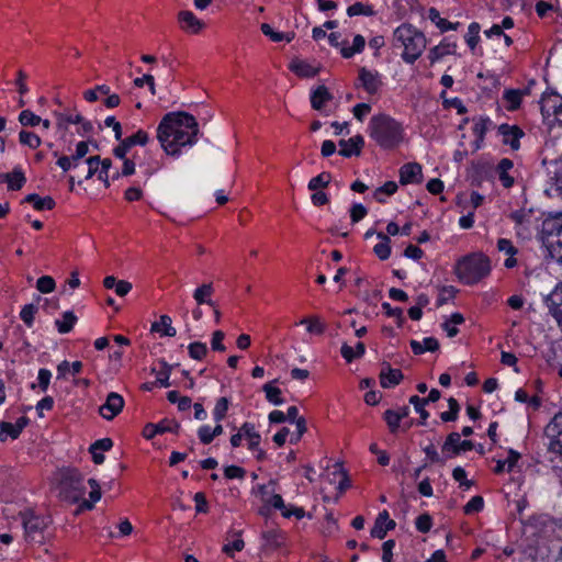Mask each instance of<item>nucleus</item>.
Wrapping results in <instances>:
<instances>
[{"mask_svg":"<svg viewBox=\"0 0 562 562\" xmlns=\"http://www.w3.org/2000/svg\"><path fill=\"white\" fill-rule=\"evenodd\" d=\"M199 124L183 111L167 113L157 127V138L167 155L178 157L181 148L198 142Z\"/></svg>","mask_w":562,"mask_h":562,"instance_id":"nucleus-1","label":"nucleus"},{"mask_svg":"<svg viewBox=\"0 0 562 562\" xmlns=\"http://www.w3.org/2000/svg\"><path fill=\"white\" fill-rule=\"evenodd\" d=\"M369 135L382 148H393L403 138V128L393 117L381 113L373 115L368 125Z\"/></svg>","mask_w":562,"mask_h":562,"instance_id":"nucleus-2","label":"nucleus"},{"mask_svg":"<svg viewBox=\"0 0 562 562\" xmlns=\"http://www.w3.org/2000/svg\"><path fill=\"white\" fill-rule=\"evenodd\" d=\"M393 41L394 46L404 48L402 58L407 64H414L426 48L424 33L408 23H404L395 29Z\"/></svg>","mask_w":562,"mask_h":562,"instance_id":"nucleus-3","label":"nucleus"},{"mask_svg":"<svg viewBox=\"0 0 562 562\" xmlns=\"http://www.w3.org/2000/svg\"><path fill=\"white\" fill-rule=\"evenodd\" d=\"M86 493L83 475L76 468L59 470L58 496L69 504L78 503Z\"/></svg>","mask_w":562,"mask_h":562,"instance_id":"nucleus-4","label":"nucleus"},{"mask_svg":"<svg viewBox=\"0 0 562 562\" xmlns=\"http://www.w3.org/2000/svg\"><path fill=\"white\" fill-rule=\"evenodd\" d=\"M491 271L490 259L483 254H473L461 259L456 267L458 279L465 284H474Z\"/></svg>","mask_w":562,"mask_h":562,"instance_id":"nucleus-5","label":"nucleus"},{"mask_svg":"<svg viewBox=\"0 0 562 562\" xmlns=\"http://www.w3.org/2000/svg\"><path fill=\"white\" fill-rule=\"evenodd\" d=\"M541 165L548 183L544 193L550 198L562 199V156L544 155Z\"/></svg>","mask_w":562,"mask_h":562,"instance_id":"nucleus-6","label":"nucleus"},{"mask_svg":"<svg viewBox=\"0 0 562 562\" xmlns=\"http://www.w3.org/2000/svg\"><path fill=\"white\" fill-rule=\"evenodd\" d=\"M20 515L24 527L25 539L27 541L42 542L43 531L48 527L49 520L35 515L32 510L22 512Z\"/></svg>","mask_w":562,"mask_h":562,"instance_id":"nucleus-7","label":"nucleus"},{"mask_svg":"<svg viewBox=\"0 0 562 562\" xmlns=\"http://www.w3.org/2000/svg\"><path fill=\"white\" fill-rule=\"evenodd\" d=\"M544 434L550 438L548 451L562 459V411L547 425Z\"/></svg>","mask_w":562,"mask_h":562,"instance_id":"nucleus-8","label":"nucleus"},{"mask_svg":"<svg viewBox=\"0 0 562 562\" xmlns=\"http://www.w3.org/2000/svg\"><path fill=\"white\" fill-rule=\"evenodd\" d=\"M553 530L554 524L547 515L532 516L525 524V532H529L532 537L544 538Z\"/></svg>","mask_w":562,"mask_h":562,"instance_id":"nucleus-9","label":"nucleus"},{"mask_svg":"<svg viewBox=\"0 0 562 562\" xmlns=\"http://www.w3.org/2000/svg\"><path fill=\"white\" fill-rule=\"evenodd\" d=\"M149 137L148 134L139 130L134 135L128 136L124 139L121 138V143L114 147L113 155L116 158H125L126 154L130 151V149L135 145L145 146L148 142Z\"/></svg>","mask_w":562,"mask_h":562,"instance_id":"nucleus-10","label":"nucleus"},{"mask_svg":"<svg viewBox=\"0 0 562 562\" xmlns=\"http://www.w3.org/2000/svg\"><path fill=\"white\" fill-rule=\"evenodd\" d=\"M544 303L562 331V283L544 297Z\"/></svg>","mask_w":562,"mask_h":562,"instance_id":"nucleus-11","label":"nucleus"},{"mask_svg":"<svg viewBox=\"0 0 562 562\" xmlns=\"http://www.w3.org/2000/svg\"><path fill=\"white\" fill-rule=\"evenodd\" d=\"M123 407L124 398L122 395L111 392L108 394L105 403L100 406L99 413L103 418L111 420L122 412Z\"/></svg>","mask_w":562,"mask_h":562,"instance_id":"nucleus-12","label":"nucleus"},{"mask_svg":"<svg viewBox=\"0 0 562 562\" xmlns=\"http://www.w3.org/2000/svg\"><path fill=\"white\" fill-rule=\"evenodd\" d=\"M181 426L173 419H162L157 424H147L144 427L143 435L147 439L154 438L157 434L175 432L178 434Z\"/></svg>","mask_w":562,"mask_h":562,"instance_id":"nucleus-13","label":"nucleus"},{"mask_svg":"<svg viewBox=\"0 0 562 562\" xmlns=\"http://www.w3.org/2000/svg\"><path fill=\"white\" fill-rule=\"evenodd\" d=\"M541 112L544 116L554 115L562 125V97L557 93L543 97L541 100Z\"/></svg>","mask_w":562,"mask_h":562,"instance_id":"nucleus-14","label":"nucleus"},{"mask_svg":"<svg viewBox=\"0 0 562 562\" xmlns=\"http://www.w3.org/2000/svg\"><path fill=\"white\" fill-rule=\"evenodd\" d=\"M498 132L503 136V143L509 145L513 150H517L520 147V138L525 135L520 127L502 124L498 127Z\"/></svg>","mask_w":562,"mask_h":562,"instance_id":"nucleus-15","label":"nucleus"},{"mask_svg":"<svg viewBox=\"0 0 562 562\" xmlns=\"http://www.w3.org/2000/svg\"><path fill=\"white\" fill-rule=\"evenodd\" d=\"M379 378L381 386L390 389L398 385L404 379V375L400 369H393L390 363L383 362Z\"/></svg>","mask_w":562,"mask_h":562,"instance_id":"nucleus-16","label":"nucleus"},{"mask_svg":"<svg viewBox=\"0 0 562 562\" xmlns=\"http://www.w3.org/2000/svg\"><path fill=\"white\" fill-rule=\"evenodd\" d=\"M338 145L340 146L339 155L342 157L360 156L364 146V138L358 134L349 139H340Z\"/></svg>","mask_w":562,"mask_h":562,"instance_id":"nucleus-17","label":"nucleus"},{"mask_svg":"<svg viewBox=\"0 0 562 562\" xmlns=\"http://www.w3.org/2000/svg\"><path fill=\"white\" fill-rule=\"evenodd\" d=\"M423 181L422 166L417 162H407L400 169V183H420Z\"/></svg>","mask_w":562,"mask_h":562,"instance_id":"nucleus-18","label":"nucleus"},{"mask_svg":"<svg viewBox=\"0 0 562 562\" xmlns=\"http://www.w3.org/2000/svg\"><path fill=\"white\" fill-rule=\"evenodd\" d=\"M359 80L363 89L370 94L376 93L382 86L379 72L368 70L364 67L359 70Z\"/></svg>","mask_w":562,"mask_h":562,"instance_id":"nucleus-19","label":"nucleus"},{"mask_svg":"<svg viewBox=\"0 0 562 562\" xmlns=\"http://www.w3.org/2000/svg\"><path fill=\"white\" fill-rule=\"evenodd\" d=\"M29 418L25 416L20 417L15 424H11L8 422L0 423V441H5L7 436H10L12 439H16L22 430L27 426Z\"/></svg>","mask_w":562,"mask_h":562,"instance_id":"nucleus-20","label":"nucleus"},{"mask_svg":"<svg viewBox=\"0 0 562 562\" xmlns=\"http://www.w3.org/2000/svg\"><path fill=\"white\" fill-rule=\"evenodd\" d=\"M178 20L184 31L191 32L193 34L199 33L204 27V23L199 20L191 11H180L178 14Z\"/></svg>","mask_w":562,"mask_h":562,"instance_id":"nucleus-21","label":"nucleus"},{"mask_svg":"<svg viewBox=\"0 0 562 562\" xmlns=\"http://www.w3.org/2000/svg\"><path fill=\"white\" fill-rule=\"evenodd\" d=\"M26 181L23 171L14 168L11 173H1L0 182H7L9 190H20Z\"/></svg>","mask_w":562,"mask_h":562,"instance_id":"nucleus-22","label":"nucleus"},{"mask_svg":"<svg viewBox=\"0 0 562 562\" xmlns=\"http://www.w3.org/2000/svg\"><path fill=\"white\" fill-rule=\"evenodd\" d=\"M333 99V94L327 87L318 86L311 94V105L314 110L321 111L324 104Z\"/></svg>","mask_w":562,"mask_h":562,"instance_id":"nucleus-23","label":"nucleus"},{"mask_svg":"<svg viewBox=\"0 0 562 562\" xmlns=\"http://www.w3.org/2000/svg\"><path fill=\"white\" fill-rule=\"evenodd\" d=\"M23 202L31 203L33 205V207L37 211L53 210L56 204L52 196H49V195L40 196L36 193L27 194L24 198Z\"/></svg>","mask_w":562,"mask_h":562,"instance_id":"nucleus-24","label":"nucleus"},{"mask_svg":"<svg viewBox=\"0 0 562 562\" xmlns=\"http://www.w3.org/2000/svg\"><path fill=\"white\" fill-rule=\"evenodd\" d=\"M172 321L168 315H161L158 322H154L150 327L151 333H160L162 336L175 337L177 330L171 325Z\"/></svg>","mask_w":562,"mask_h":562,"instance_id":"nucleus-25","label":"nucleus"},{"mask_svg":"<svg viewBox=\"0 0 562 562\" xmlns=\"http://www.w3.org/2000/svg\"><path fill=\"white\" fill-rule=\"evenodd\" d=\"M214 292V288L212 283H204L201 286L196 288L193 293V299L199 305L207 304L214 307V302L211 296Z\"/></svg>","mask_w":562,"mask_h":562,"instance_id":"nucleus-26","label":"nucleus"},{"mask_svg":"<svg viewBox=\"0 0 562 562\" xmlns=\"http://www.w3.org/2000/svg\"><path fill=\"white\" fill-rule=\"evenodd\" d=\"M528 90L520 89H507L504 91V100L507 102L506 109L508 111H515L520 106L524 94H527Z\"/></svg>","mask_w":562,"mask_h":562,"instance_id":"nucleus-27","label":"nucleus"},{"mask_svg":"<svg viewBox=\"0 0 562 562\" xmlns=\"http://www.w3.org/2000/svg\"><path fill=\"white\" fill-rule=\"evenodd\" d=\"M290 69L300 77L312 78L318 74V68L303 60H293Z\"/></svg>","mask_w":562,"mask_h":562,"instance_id":"nucleus-28","label":"nucleus"},{"mask_svg":"<svg viewBox=\"0 0 562 562\" xmlns=\"http://www.w3.org/2000/svg\"><path fill=\"white\" fill-rule=\"evenodd\" d=\"M244 437L248 439V448L250 450H257L261 440V436L256 431L255 425L250 423H244L240 427Z\"/></svg>","mask_w":562,"mask_h":562,"instance_id":"nucleus-29","label":"nucleus"},{"mask_svg":"<svg viewBox=\"0 0 562 562\" xmlns=\"http://www.w3.org/2000/svg\"><path fill=\"white\" fill-rule=\"evenodd\" d=\"M299 324L306 325V330L313 335H323L326 330V325L316 315L304 317Z\"/></svg>","mask_w":562,"mask_h":562,"instance_id":"nucleus-30","label":"nucleus"},{"mask_svg":"<svg viewBox=\"0 0 562 562\" xmlns=\"http://www.w3.org/2000/svg\"><path fill=\"white\" fill-rule=\"evenodd\" d=\"M513 168V161L504 158L497 165V172L499 181L505 188H510L514 184V178L508 175V171Z\"/></svg>","mask_w":562,"mask_h":562,"instance_id":"nucleus-31","label":"nucleus"},{"mask_svg":"<svg viewBox=\"0 0 562 562\" xmlns=\"http://www.w3.org/2000/svg\"><path fill=\"white\" fill-rule=\"evenodd\" d=\"M376 236L381 240L373 247V251L379 259L386 260L391 255L390 237L383 233H378Z\"/></svg>","mask_w":562,"mask_h":562,"instance_id":"nucleus-32","label":"nucleus"},{"mask_svg":"<svg viewBox=\"0 0 562 562\" xmlns=\"http://www.w3.org/2000/svg\"><path fill=\"white\" fill-rule=\"evenodd\" d=\"M77 323V316L68 311L63 314V319H56L55 325L60 334L69 333Z\"/></svg>","mask_w":562,"mask_h":562,"instance_id":"nucleus-33","label":"nucleus"},{"mask_svg":"<svg viewBox=\"0 0 562 562\" xmlns=\"http://www.w3.org/2000/svg\"><path fill=\"white\" fill-rule=\"evenodd\" d=\"M19 142L22 145L27 146L32 149L38 148L42 144L41 137L38 135H36L33 132L25 131V130H22L19 133Z\"/></svg>","mask_w":562,"mask_h":562,"instance_id":"nucleus-34","label":"nucleus"},{"mask_svg":"<svg viewBox=\"0 0 562 562\" xmlns=\"http://www.w3.org/2000/svg\"><path fill=\"white\" fill-rule=\"evenodd\" d=\"M330 181L331 175L329 172L323 171L308 181L307 189L311 191L321 190L327 188Z\"/></svg>","mask_w":562,"mask_h":562,"instance_id":"nucleus-35","label":"nucleus"},{"mask_svg":"<svg viewBox=\"0 0 562 562\" xmlns=\"http://www.w3.org/2000/svg\"><path fill=\"white\" fill-rule=\"evenodd\" d=\"M366 40L362 35H356L353 37L352 46L351 47H342L341 48V55L344 58H350L357 53H361L364 48Z\"/></svg>","mask_w":562,"mask_h":562,"instance_id":"nucleus-36","label":"nucleus"},{"mask_svg":"<svg viewBox=\"0 0 562 562\" xmlns=\"http://www.w3.org/2000/svg\"><path fill=\"white\" fill-rule=\"evenodd\" d=\"M429 19L436 23V25L442 31H448V30H456L457 29V25L458 23L453 24L449 21H447L446 19H442L440 18V14H439V11L435 8H430L429 9V14H428Z\"/></svg>","mask_w":562,"mask_h":562,"instance_id":"nucleus-37","label":"nucleus"},{"mask_svg":"<svg viewBox=\"0 0 562 562\" xmlns=\"http://www.w3.org/2000/svg\"><path fill=\"white\" fill-rule=\"evenodd\" d=\"M460 441L461 435L459 432H451L447 436L442 445V452L446 453L447 458H452V453L458 448Z\"/></svg>","mask_w":562,"mask_h":562,"instance_id":"nucleus-38","label":"nucleus"},{"mask_svg":"<svg viewBox=\"0 0 562 562\" xmlns=\"http://www.w3.org/2000/svg\"><path fill=\"white\" fill-rule=\"evenodd\" d=\"M160 364L161 370L157 372L156 383L161 387H168L170 386L169 378L173 366L169 364L165 360H160Z\"/></svg>","mask_w":562,"mask_h":562,"instance_id":"nucleus-39","label":"nucleus"},{"mask_svg":"<svg viewBox=\"0 0 562 562\" xmlns=\"http://www.w3.org/2000/svg\"><path fill=\"white\" fill-rule=\"evenodd\" d=\"M266 546L270 548H279L282 546V533L277 529H270L262 532Z\"/></svg>","mask_w":562,"mask_h":562,"instance_id":"nucleus-40","label":"nucleus"},{"mask_svg":"<svg viewBox=\"0 0 562 562\" xmlns=\"http://www.w3.org/2000/svg\"><path fill=\"white\" fill-rule=\"evenodd\" d=\"M387 512H381L375 518L374 526L371 529V537L383 539L385 537L384 521H386Z\"/></svg>","mask_w":562,"mask_h":562,"instance_id":"nucleus-41","label":"nucleus"},{"mask_svg":"<svg viewBox=\"0 0 562 562\" xmlns=\"http://www.w3.org/2000/svg\"><path fill=\"white\" fill-rule=\"evenodd\" d=\"M229 406V401L227 397H220L216 401L215 407L213 409V417L216 423H221L227 414Z\"/></svg>","mask_w":562,"mask_h":562,"instance_id":"nucleus-42","label":"nucleus"},{"mask_svg":"<svg viewBox=\"0 0 562 562\" xmlns=\"http://www.w3.org/2000/svg\"><path fill=\"white\" fill-rule=\"evenodd\" d=\"M262 389L266 393L267 400L270 403L274 405H281L283 403V398L281 397V390L273 386L271 382L266 383Z\"/></svg>","mask_w":562,"mask_h":562,"instance_id":"nucleus-43","label":"nucleus"},{"mask_svg":"<svg viewBox=\"0 0 562 562\" xmlns=\"http://www.w3.org/2000/svg\"><path fill=\"white\" fill-rule=\"evenodd\" d=\"M492 124L490 117H479L474 121L473 133L477 137V142H482L484 139L485 133L488 130V126Z\"/></svg>","mask_w":562,"mask_h":562,"instance_id":"nucleus-44","label":"nucleus"},{"mask_svg":"<svg viewBox=\"0 0 562 562\" xmlns=\"http://www.w3.org/2000/svg\"><path fill=\"white\" fill-rule=\"evenodd\" d=\"M448 405H449V411L441 413L440 418L442 422H446V423L454 422L458 418L460 405H459L458 401L453 397H450L448 400Z\"/></svg>","mask_w":562,"mask_h":562,"instance_id":"nucleus-45","label":"nucleus"},{"mask_svg":"<svg viewBox=\"0 0 562 562\" xmlns=\"http://www.w3.org/2000/svg\"><path fill=\"white\" fill-rule=\"evenodd\" d=\"M55 115L57 117V126L64 130H67L68 124H78L82 121L80 114L56 113Z\"/></svg>","mask_w":562,"mask_h":562,"instance_id":"nucleus-46","label":"nucleus"},{"mask_svg":"<svg viewBox=\"0 0 562 562\" xmlns=\"http://www.w3.org/2000/svg\"><path fill=\"white\" fill-rule=\"evenodd\" d=\"M409 403L414 406L415 411L420 416V424L424 425L427 418L429 417V413L425 409L426 401L424 398L413 395L409 397Z\"/></svg>","mask_w":562,"mask_h":562,"instance_id":"nucleus-47","label":"nucleus"},{"mask_svg":"<svg viewBox=\"0 0 562 562\" xmlns=\"http://www.w3.org/2000/svg\"><path fill=\"white\" fill-rule=\"evenodd\" d=\"M189 356L194 360H202L207 353V347L204 342L194 341L188 346Z\"/></svg>","mask_w":562,"mask_h":562,"instance_id":"nucleus-48","label":"nucleus"},{"mask_svg":"<svg viewBox=\"0 0 562 562\" xmlns=\"http://www.w3.org/2000/svg\"><path fill=\"white\" fill-rule=\"evenodd\" d=\"M38 307L31 303L23 306L20 313V317L27 327H32L34 323V316L37 313Z\"/></svg>","mask_w":562,"mask_h":562,"instance_id":"nucleus-49","label":"nucleus"},{"mask_svg":"<svg viewBox=\"0 0 562 562\" xmlns=\"http://www.w3.org/2000/svg\"><path fill=\"white\" fill-rule=\"evenodd\" d=\"M397 191V184L394 181H387L382 187L374 191V199L379 203H384L385 200L381 196L382 194L393 195Z\"/></svg>","mask_w":562,"mask_h":562,"instance_id":"nucleus-50","label":"nucleus"},{"mask_svg":"<svg viewBox=\"0 0 562 562\" xmlns=\"http://www.w3.org/2000/svg\"><path fill=\"white\" fill-rule=\"evenodd\" d=\"M87 165V172L83 178L86 180L91 179L94 175H98L99 166L101 162L100 156H90L83 161Z\"/></svg>","mask_w":562,"mask_h":562,"instance_id":"nucleus-51","label":"nucleus"},{"mask_svg":"<svg viewBox=\"0 0 562 562\" xmlns=\"http://www.w3.org/2000/svg\"><path fill=\"white\" fill-rule=\"evenodd\" d=\"M19 122L23 126H36L42 122V119L31 110H23L19 115Z\"/></svg>","mask_w":562,"mask_h":562,"instance_id":"nucleus-52","label":"nucleus"},{"mask_svg":"<svg viewBox=\"0 0 562 562\" xmlns=\"http://www.w3.org/2000/svg\"><path fill=\"white\" fill-rule=\"evenodd\" d=\"M347 14L349 16H355V15H360V14L370 16V15L374 14V11L370 5H364L361 2H356V3L351 4L350 7H348Z\"/></svg>","mask_w":562,"mask_h":562,"instance_id":"nucleus-53","label":"nucleus"},{"mask_svg":"<svg viewBox=\"0 0 562 562\" xmlns=\"http://www.w3.org/2000/svg\"><path fill=\"white\" fill-rule=\"evenodd\" d=\"M56 283L55 280L49 276H43L36 281V289L41 293H50L55 290Z\"/></svg>","mask_w":562,"mask_h":562,"instance_id":"nucleus-54","label":"nucleus"},{"mask_svg":"<svg viewBox=\"0 0 562 562\" xmlns=\"http://www.w3.org/2000/svg\"><path fill=\"white\" fill-rule=\"evenodd\" d=\"M483 507H484V499H483V497L480 496V495H476V496H473L467 503V505L464 506L463 510H464V514L471 515V514L481 512L483 509Z\"/></svg>","mask_w":562,"mask_h":562,"instance_id":"nucleus-55","label":"nucleus"},{"mask_svg":"<svg viewBox=\"0 0 562 562\" xmlns=\"http://www.w3.org/2000/svg\"><path fill=\"white\" fill-rule=\"evenodd\" d=\"M480 25L473 22L469 25L468 34L465 36L467 44L471 49H474L479 42Z\"/></svg>","mask_w":562,"mask_h":562,"instance_id":"nucleus-56","label":"nucleus"},{"mask_svg":"<svg viewBox=\"0 0 562 562\" xmlns=\"http://www.w3.org/2000/svg\"><path fill=\"white\" fill-rule=\"evenodd\" d=\"M440 97L443 99L442 104L445 109L454 108L459 114H464L467 112V108L459 98L446 99V91H442Z\"/></svg>","mask_w":562,"mask_h":562,"instance_id":"nucleus-57","label":"nucleus"},{"mask_svg":"<svg viewBox=\"0 0 562 562\" xmlns=\"http://www.w3.org/2000/svg\"><path fill=\"white\" fill-rule=\"evenodd\" d=\"M235 536H237V539L234 540L232 543H226L223 547V552L226 553L229 557H233L234 551H241L245 547L244 540L241 537V531L235 532Z\"/></svg>","mask_w":562,"mask_h":562,"instance_id":"nucleus-58","label":"nucleus"},{"mask_svg":"<svg viewBox=\"0 0 562 562\" xmlns=\"http://www.w3.org/2000/svg\"><path fill=\"white\" fill-rule=\"evenodd\" d=\"M384 420L386 422L390 431L392 434H395L400 427V422H401L397 413H395V411H393V409L385 411Z\"/></svg>","mask_w":562,"mask_h":562,"instance_id":"nucleus-59","label":"nucleus"},{"mask_svg":"<svg viewBox=\"0 0 562 562\" xmlns=\"http://www.w3.org/2000/svg\"><path fill=\"white\" fill-rule=\"evenodd\" d=\"M100 165H101V167H99V170H98V179L100 181H102L106 188H109L110 187L109 170L112 166V161H111V159L105 158V159L101 160Z\"/></svg>","mask_w":562,"mask_h":562,"instance_id":"nucleus-60","label":"nucleus"},{"mask_svg":"<svg viewBox=\"0 0 562 562\" xmlns=\"http://www.w3.org/2000/svg\"><path fill=\"white\" fill-rule=\"evenodd\" d=\"M416 529L423 533L428 532L432 526V519L428 514H422L416 518Z\"/></svg>","mask_w":562,"mask_h":562,"instance_id":"nucleus-61","label":"nucleus"},{"mask_svg":"<svg viewBox=\"0 0 562 562\" xmlns=\"http://www.w3.org/2000/svg\"><path fill=\"white\" fill-rule=\"evenodd\" d=\"M224 475L228 480L233 479H244L246 475V471L244 468L238 465H228L224 469Z\"/></svg>","mask_w":562,"mask_h":562,"instance_id":"nucleus-62","label":"nucleus"},{"mask_svg":"<svg viewBox=\"0 0 562 562\" xmlns=\"http://www.w3.org/2000/svg\"><path fill=\"white\" fill-rule=\"evenodd\" d=\"M367 214V209L360 203L353 204L350 209V218L352 223H358L359 221L364 218Z\"/></svg>","mask_w":562,"mask_h":562,"instance_id":"nucleus-63","label":"nucleus"},{"mask_svg":"<svg viewBox=\"0 0 562 562\" xmlns=\"http://www.w3.org/2000/svg\"><path fill=\"white\" fill-rule=\"evenodd\" d=\"M551 228L549 231L550 235L557 236V245L562 248V217L550 223Z\"/></svg>","mask_w":562,"mask_h":562,"instance_id":"nucleus-64","label":"nucleus"}]
</instances>
